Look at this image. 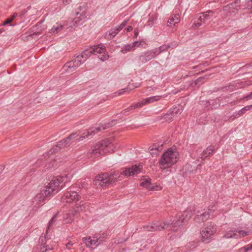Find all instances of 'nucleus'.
I'll use <instances>...</instances> for the list:
<instances>
[{
	"label": "nucleus",
	"mask_w": 252,
	"mask_h": 252,
	"mask_svg": "<svg viewBox=\"0 0 252 252\" xmlns=\"http://www.w3.org/2000/svg\"><path fill=\"white\" fill-rule=\"evenodd\" d=\"M141 172V169L139 165L136 164L126 168L121 174L118 171H114L113 173H103L97 175L94 180V184L97 187H106L114 184L116 182L121 180V176L126 177L133 176Z\"/></svg>",
	"instance_id": "obj_1"
},
{
	"label": "nucleus",
	"mask_w": 252,
	"mask_h": 252,
	"mask_svg": "<svg viewBox=\"0 0 252 252\" xmlns=\"http://www.w3.org/2000/svg\"><path fill=\"white\" fill-rule=\"evenodd\" d=\"M185 220L186 219L185 218H180V219H179V215H178V219L172 223L167 221L163 222L156 221L150 225L144 226L143 228L148 231H161L167 229L170 224H172L173 230H174L175 228L182 225V224L185 222Z\"/></svg>",
	"instance_id": "obj_2"
},
{
	"label": "nucleus",
	"mask_w": 252,
	"mask_h": 252,
	"mask_svg": "<svg viewBox=\"0 0 252 252\" xmlns=\"http://www.w3.org/2000/svg\"><path fill=\"white\" fill-rule=\"evenodd\" d=\"M178 158V152L170 148L163 154L159 159V167L161 169L169 168L177 162Z\"/></svg>",
	"instance_id": "obj_3"
},
{
	"label": "nucleus",
	"mask_w": 252,
	"mask_h": 252,
	"mask_svg": "<svg viewBox=\"0 0 252 252\" xmlns=\"http://www.w3.org/2000/svg\"><path fill=\"white\" fill-rule=\"evenodd\" d=\"M111 142L108 139L102 140L93 146L88 153V155L94 158L107 153L112 149Z\"/></svg>",
	"instance_id": "obj_4"
},
{
	"label": "nucleus",
	"mask_w": 252,
	"mask_h": 252,
	"mask_svg": "<svg viewBox=\"0 0 252 252\" xmlns=\"http://www.w3.org/2000/svg\"><path fill=\"white\" fill-rule=\"evenodd\" d=\"M66 177V176L65 177L57 176L56 179L49 183L42 191L44 193L45 196L49 197L58 192L64 186L63 182Z\"/></svg>",
	"instance_id": "obj_5"
},
{
	"label": "nucleus",
	"mask_w": 252,
	"mask_h": 252,
	"mask_svg": "<svg viewBox=\"0 0 252 252\" xmlns=\"http://www.w3.org/2000/svg\"><path fill=\"white\" fill-rule=\"evenodd\" d=\"M216 227L211 223L204 227L200 231L201 241L205 243H208L212 240V236L216 233Z\"/></svg>",
	"instance_id": "obj_6"
},
{
	"label": "nucleus",
	"mask_w": 252,
	"mask_h": 252,
	"mask_svg": "<svg viewBox=\"0 0 252 252\" xmlns=\"http://www.w3.org/2000/svg\"><path fill=\"white\" fill-rule=\"evenodd\" d=\"M106 50L103 46L98 45L94 47H91L85 49L80 55L82 58L86 61L92 54L97 55L104 53Z\"/></svg>",
	"instance_id": "obj_7"
},
{
	"label": "nucleus",
	"mask_w": 252,
	"mask_h": 252,
	"mask_svg": "<svg viewBox=\"0 0 252 252\" xmlns=\"http://www.w3.org/2000/svg\"><path fill=\"white\" fill-rule=\"evenodd\" d=\"M114 121H112L111 123H109L108 124H105L104 126L102 125L101 126H98L97 127H92L89 128L87 131H85L83 133V135L80 136L77 140L78 141H82L84 138L88 137L89 136L91 135L92 134H95L100 131L101 127H102L103 130L107 129V128L113 126Z\"/></svg>",
	"instance_id": "obj_8"
},
{
	"label": "nucleus",
	"mask_w": 252,
	"mask_h": 252,
	"mask_svg": "<svg viewBox=\"0 0 252 252\" xmlns=\"http://www.w3.org/2000/svg\"><path fill=\"white\" fill-rule=\"evenodd\" d=\"M79 200L78 193L74 191L65 192L61 198V201L65 203H76Z\"/></svg>",
	"instance_id": "obj_9"
},
{
	"label": "nucleus",
	"mask_w": 252,
	"mask_h": 252,
	"mask_svg": "<svg viewBox=\"0 0 252 252\" xmlns=\"http://www.w3.org/2000/svg\"><path fill=\"white\" fill-rule=\"evenodd\" d=\"M181 113L180 108L175 107L170 109L166 114L159 117L160 120H163L165 122H170L173 119Z\"/></svg>",
	"instance_id": "obj_10"
},
{
	"label": "nucleus",
	"mask_w": 252,
	"mask_h": 252,
	"mask_svg": "<svg viewBox=\"0 0 252 252\" xmlns=\"http://www.w3.org/2000/svg\"><path fill=\"white\" fill-rule=\"evenodd\" d=\"M86 13L83 7L79 6L76 12V17L73 19L72 23L73 25L77 26L82 24L86 19Z\"/></svg>",
	"instance_id": "obj_11"
},
{
	"label": "nucleus",
	"mask_w": 252,
	"mask_h": 252,
	"mask_svg": "<svg viewBox=\"0 0 252 252\" xmlns=\"http://www.w3.org/2000/svg\"><path fill=\"white\" fill-rule=\"evenodd\" d=\"M83 243L85 244L87 248H90L91 249H94L97 245L101 244L102 240L100 239V238H98L96 237H86L82 238Z\"/></svg>",
	"instance_id": "obj_12"
},
{
	"label": "nucleus",
	"mask_w": 252,
	"mask_h": 252,
	"mask_svg": "<svg viewBox=\"0 0 252 252\" xmlns=\"http://www.w3.org/2000/svg\"><path fill=\"white\" fill-rule=\"evenodd\" d=\"M157 55L154 49L148 51L142 54L138 58L139 63H145L150 61Z\"/></svg>",
	"instance_id": "obj_13"
},
{
	"label": "nucleus",
	"mask_w": 252,
	"mask_h": 252,
	"mask_svg": "<svg viewBox=\"0 0 252 252\" xmlns=\"http://www.w3.org/2000/svg\"><path fill=\"white\" fill-rule=\"evenodd\" d=\"M209 217L210 212L208 211H205L203 213L197 212V214L195 215L194 220L197 222L201 223L207 220Z\"/></svg>",
	"instance_id": "obj_14"
},
{
	"label": "nucleus",
	"mask_w": 252,
	"mask_h": 252,
	"mask_svg": "<svg viewBox=\"0 0 252 252\" xmlns=\"http://www.w3.org/2000/svg\"><path fill=\"white\" fill-rule=\"evenodd\" d=\"M77 67L72 60L66 62L63 67V71L65 72L70 73L75 71Z\"/></svg>",
	"instance_id": "obj_15"
},
{
	"label": "nucleus",
	"mask_w": 252,
	"mask_h": 252,
	"mask_svg": "<svg viewBox=\"0 0 252 252\" xmlns=\"http://www.w3.org/2000/svg\"><path fill=\"white\" fill-rule=\"evenodd\" d=\"M140 186L143 187L150 190H157L156 188L158 187L155 186L152 184L151 179L149 178L143 179V181L140 183Z\"/></svg>",
	"instance_id": "obj_16"
},
{
	"label": "nucleus",
	"mask_w": 252,
	"mask_h": 252,
	"mask_svg": "<svg viewBox=\"0 0 252 252\" xmlns=\"http://www.w3.org/2000/svg\"><path fill=\"white\" fill-rule=\"evenodd\" d=\"M237 3H238V0H236L234 2L229 3L223 7V11H225L227 13V15H228V13L234 12V11L233 10V9H238L239 7H237Z\"/></svg>",
	"instance_id": "obj_17"
},
{
	"label": "nucleus",
	"mask_w": 252,
	"mask_h": 252,
	"mask_svg": "<svg viewBox=\"0 0 252 252\" xmlns=\"http://www.w3.org/2000/svg\"><path fill=\"white\" fill-rule=\"evenodd\" d=\"M161 97V96L159 95L153 96L148 98H146L145 99H144L142 101L139 102L138 103H140L141 107L146 104L152 103L156 101H158L159 99H160Z\"/></svg>",
	"instance_id": "obj_18"
},
{
	"label": "nucleus",
	"mask_w": 252,
	"mask_h": 252,
	"mask_svg": "<svg viewBox=\"0 0 252 252\" xmlns=\"http://www.w3.org/2000/svg\"><path fill=\"white\" fill-rule=\"evenodd\" d=\"M214 151V147L209 146L206 150H204L200 154V158L204 160L207 157L213 154Z\"/></svg>",
	"instance_id": "obj_19"
},
{
	"label": "nucleus",
	"mask_w": 252,
	"mask_h": 252,
	"mask_svg": "<svg viewBox=\"0 0 252 252\" xmlns=\"http://www.w3.org/2000/svg\"><path fill=\"white\" fill-rule=\"evenodd\" d=\"M119 32V31H118L116 27L111 29L108 32L106 33L105 37L108 39H111L114 37Z\"/></svg>",
	"instance_id": "obj_20"
},
{
	"label": "nucleus",
	"mask_w": 252,
	"mask_h": 252,
	"mask_svg": "<svg viewBox=\"0 0 252 252\" xmlns=\"http://www.w3.org/2000/svg\"><path fill=\"white\" fill-rule=\"evenodd\" d=\"M192 215H193V213L191 211V210H186L183 213H181L180 214H179V219H180V218H185L186 219L185 222H186L192 217Z\"/></svg>",
	"instance_id": "obj_21"
},
{
	"label": "nucleus",
	"mask_w": 252,
	"mask_h": 252,
	"mask_svg": "<svg viewBox=\"0 0 252 252\" xmlns=\"http://www.w3.org/2000/svg\"><path fill=\"white\" fill-rule=\"evenodd\" d=\"M170 47V45L169 44L167 45H162L159 47L158 48L154 49L157 55H159L162 52L167 51Z\"/></svg>",
	"instance_id": "obj_22"
},
{
	"label": "nucleus",
	"mask_w": 252,
	"mask_h": 252,
	"mask_svg": "<svg viewBox=\"0 0 252 252\" xmlns=\"http://www.w3.org/2000/svg\"><path fill=\"white\" fill-rule=\"evenodd\" d=\"M72 61H73V63L78 68L79 66H80L81 64L84 63L86 61L84 60L83 58H82V57H81V56L79 55L76 56L74 59L72 60Z\"/></svg>",
	"instance_id": "obj_23"
},
{
	"label": "nucleus",
	"mask_w": 252,
	"mask_h": 252,
	"mask_svg": "<svg viewBox=\"0 0 252 252\" xmlns=\"http://www.w3.org/2000/svg\"><path fill=\"white\" fill-rule=\"evenodd\" d=\"M223 238L226 239L229 238H235L236 239L237 235H236V229L233 231L230 230L226 232L225 235L223 236Z\"/></svg>",
	"instance_id": "obj_24"
},
{
	"label": "nucleus",
	"mask_w": 252,
	"mask_h": 252,
	"mask_svg": "<svg viewBox=\"0 0 252 252\" xmlns=\"http://www.w3.org/2000/svg\"><path fill=\"white\" fill-rule=\"evenodd\" d=\"M59 214V212H57L52 217V218L50 220L49 222L48 225V229H49L50 227H52L53 225L56 224V222L57 220L58 215Z\"/></svg>",
	"instance_id": "obj_25"
},
{
	"label": "nucleus",
	"mask_w": 252,
	"mask_h": 252,
	"mask_svg": "<svg viewBox=\"0 0 252 252\" xmlns=\"http://www.w3.org/2000/svg\"><path fill=\"white\" fill-rule=\"evenodd\" d=\"M250 234L249 231H246L245 230L236 229V239L244 237Z\"/></svg>",
	"instance_id": "obj_26"
},
{
	"label": "nucleus",
	"mask_w": 252,
	"mask_h": 252,
	"mask_svg": "<svg viewBox=\"0 0 252 252\" xmlns=\"http://www.w3.org/2000/svg\"><path fill=\"white\" fill-rule=\"evenodd\" d=\"M69 142L70 141H69L67 138L66 137L59 141L57 146L59 147L60 148L66 147L69 145Z\"/></svg>",
	"instance_id": "obj_27"
},
{
	"label": "nucleus",
	"mask_w": 252,
	"mask_h": 252,
	"mask_svg": "<svg viewBox=\"0 0 252 252\" xmlns=\"http://www.w3.org/2000/svg\"><path fill=\"white\" fill-rule=\"evenodd\" d=\"M135 49L134 48H133V45H132L131 44H127L122 48V52L125 54L127 52L133 51Z\"/></svg>",
	"instance_id": "obj_28"
},
{
	"label": "nucleus",
	"mask_w": 252,
	"mask_h": 252,
	"mask_svg": "<svg viewBox=\"0 0 252 252\" xmlns=\"http://www.w3.org/2000/svg\"><path fill=\"white\" fill-rule=\"evenodd\" d=\"M44 193L42 191L40 193L37 194L34 197V199L35 201L42 202L43 201L45 197Z\"/></svg>",
	"instance_id": "obj_29"
},
{
	"label": "nucleus",
	"mask_w": 252,
	"mask_h": 252,
	"mask_svg": "<svg viewBox=\"0 0 252 252\" xmlns=\"http://www.w3.org/2000/svg\"><path fill=\"white\" fill-rule=\"evenodd\" d=\"M63 29V26L62 25H57L53 27L51 29V32L53 33H57L59 32Z\"/></svg>",
	"instance_id": "obj_30"
},
{
	"label": "nucleus",
	"mask_w": 252,
	"mask_h": 252,
	"mask_svg": "<svg viewBox=\"0 0 252 252\" xmlns=\"http://www.w3.org/2000/svg\"><path fill=\"white\" fill-rule=\"evenodd\" d=\"M140 105H141L140 103H139L138 102L136 104L131 105L130 107L125 109L123 111V113H124V114H126V112L129 111L130 110H131L132 109H134L137 108L138 107H140Z\"/></svg>",
	"instance_id": "obj_31"
},
{
	"label": "nucleus",
	"mask_w": 252,
	"mask_h": 252,
	"mask_svg": "<svg viewBox=\"0 0 252 252\" xmlns=\"http://www.w3.org/2000/svg\"><path fill=\"white\" fill-rule=\"evenodd\" d=\"M73 217L72 216V215L71 214V213H67L66 214L64 217H63V219L64 220H66V222L65 223H70L71 222V221H72L73 220Z\"/></svg>",
	"instance_id": "obj_32"
},
{
	"label": "nucleus",
	"mask_w": 252,
	"mask_h": 252,
	"mask_svg": "<svg viewBox=\"0 0 252 252\" xmlns=\"http://www.w3.org/2000/svg\"><path fill=\"white\" fill-rule=\"evenodd\" d=\"M208 103L211 106L210 107L211 109H215L220 106V104L217 100H210Z\"/></svg>",
	"instance_id": "obj_33"
},
{
	"label": "nucleus",
	"mask_w": 252,
	"mask_h": 252,
	"mask_svg": "<svg viewBox=\"0 0 252 252\" xmlns=\"http://www.w3.org/2000/svg\"><path fill=\"white\" fill-rule=\"evenodd\" d=\"M162 144H161L160 145H159V144L157 145V144H155L149 148H151L152 150H154V151L157 150V151L158 152H159V151L162 150Z\"/></svg>",
	"instance_id": "obj_34"
},
{
	"label": "nucleus",
	"mask_w": 252,
	"mask_h": 252,
	"mask_svg": "<svg viewBox=\"0 0 252 252\" xmlns=\"http://www.w3.org/2000/svg\"><path fill=\"white\" fill-rule=\"evenodd\" d=\"M245 113L244 112V109H243V108H242L238 112H235L231 117H234L233 119V120H234L235 118H237L240 116H242Z\"/></svg>",
	"instance_id": "obj_35"
},
{
	"label": "nucleus",
	"mask_w": 252,
	"mask_h": 252,
	"mask_svg": "<svg viewBox=\"0 0 252 252\" xmlns=\"http://www.w3.org/2000/svg\"><path fill=\"white\" fill-rule=\"evenodd\" d=\"M175 20V23H173V25L174 26H176V24H178L180 21V16L178 14H173L171 16Z\"/></svg>",
	"instance_id": "obj_36"
},
{
	"label": "nucleus",
	"mask_w": 252,
	"mask_h": 252,
	"mask_svg": "<svg viewBox=\"0 0 252 252\" xmlns=\"http://www.w3.org/2000/svg\"><path fill=\"white\" fill-rule=\"evenodd\" d=\"M210 13H212V11H208L205 13H202V17L203 19V22H205L206 20H208L211 17V16L209 14Z\"/></svg>",
	"instance_id": "obj_37"
},
{
	"label": "nucleus",
	"mask_w": 252,
	"mask_h": 252,
	"mask_svg": "<svg viewBox=\"0 0 252 252\" xmlns=\"http://www.w3.org/2000/svg\"><path fill=\"white\" fill-rule=\"evenodd\" d=\"M249 245L244 246L238 250V252H247L250 250Z\"/></svg>",
	"instance_id": "obj_38"
},
{
	"label": "nucleus",
	"mask_w": 252,
	"mask_h": 252,
	"mask_svg": "<svg viewBox=\"0 0 252 252\" xmlns=\"http://www.w3.org/2000/svg\"><path fill=\"white\" fill-rule=\"evenodd\" d=\"M175 21L174 19V18L170 16L167 21V26L168 27H171L172 25H173V23H175Z\"/></svg>",
	"instance_id": "obj_39"
},
{
	"label": "nucleus",
	"mask_w": 252,
	"mask_h": 252,
	"mask_svg": "<svg viewBox=\"0 0 252 252\" xmlns=\"http://www.w3.org/2000/svg\"><path fill=\"white\" fill-rule=\"evenodd\" d=\"M203 17H202V14L198 18V20H199L200 21V22H198L197 23H194L193 25H194V26L195 27H199V26H200L201 25V23L203 22Z\"/></svg>",
	"instance_id": "obj_40"
},
{
	"label": "nucleus",
	"mask_w": 252,
	"mask_h": 252,
	"mask_svg": "<svg viewBox=\"0 0 252 252\" xmlns=\"http://www.w3.org/2000/svg\"><path fill=\"white\" fill-rule=\"evenodd\" d=\"M127 22V21H124L122 24H121L119 26L116 27L118 30V31H121L124 28V27L126 24Z\"/></svg>",
	"instance_id": "obj_41"
},
{
	"label": "nucleus",
	"mask_w": 252,
	"mask_h": 252,
	"mask_svg": "<svg viewBox=\"0 0 252 252\" xmlns=\"http://www.w3.org/2000/svg\"><path fill=\"white\" fill-rule=\"evenodd\" d=\"M127 22V21H124L122 24H121L119 26L116 27L118 30V31H121L124 28V27L126 24Z\"/></svg>",
	"instance_id": "obj_42"
},
{
	"label": "nucleus",
	"mask_w": 252,
	"mask_h": 252,
	"mask_svg": "<svg viewBox=\"0 0 252 252\" xmlns=\"http://www.w3.org/2000/svg\"><path fill=\"white\" fill-rule=\"evenodd\" d=\"M127 22V21H124L122 24H121L119 26L116 27L118 30V31H121L124 28V27L126 24Z\"/></svg>",
	"instance_id": "obj_43"
},
{
	"label": "nucleus",
	"mask_w": 252,
	"mask_h": 252,
	"mask_svg": "<svg viewBox=\"0 0 252 252\" xmlns=\"http://www.w3.org/2000/svg\"><path fill=\"white\" fill-rule=\"evenodd\" d=\"M79 209L76 208V207H75L73 209L71 210L69 213H71V214L72 215V216L73 217H74V216H76L77 215V214L79 213Z\"/></svg>",
	"instance_id": "obj_44"
},
{
	"label": "nucleus",
	"mask_w": 252,
	"mask_h": 252,
	"mask_svg": "<svg viewBox=\"0 0 252 252\" xmlns=\"http://www.w3.org/2000/svg\"><path fill=\"white\" fill-rule=\"evenodd\" d=\"M205 77H200L197 78L196 81V84H198V85H200L204 83L203 80L204 79Z\"/></svg>",
	"instance_id": "obj_45"
},
{
	"label": "nucleus",
	"mask_w": 252,
	"mask_h": 252,
	"mask_svg": "<svg viewBox=\"0 0 252 252\" xmlns=\"http://www.w3.org/2000/svg\"><path fill=\"white\" fill-rule=\"evenodd\" d=\"M216 209V206L215 204H212V205H210L209 207H208V210L207 211H208L210 212V213L211 212H213L215 209Z\"/></svg>",
	"instance_id": "obj_46"
},
{
	"label": "nucleus",
	"mask_w": 252,
	"mask_h": 252,
	"mask_svg": "<svg viewBox=\"0 0 252 252\" xmlns=\"http://www.w3.org/2000/svg\"><path fill=\"white\" fill-rule=\"evenodd\" d=\"M75 207H76V208L79 209V211L82 210H83V209L84 208L83 204L82 203V202H80L79 203H76Z\"/></svg>",
	"instance_id": "obj_47"
},
{
	"label": "nucleus",
	"mask_w": 252,
	"mask_h": 252,
	"mask_svg": "<svg viewBox=\"0 0 252 252\" xmlns=\"http://www.w3.org/2000/svg\"><path fill=\"white\" fill-rule=\"evenodd\" d=\"M246 4L247 8H248L249 9H252V0H247Z\"/></svg>",
	"instance_id": "obj_48"
},
{
	"label": "nucleus",
	"mask_w": 252,
	"mask_h": 252,
	"mask_svg": "<svg viewBox=\"0 0 252 252\" xmlns=\"http://www.w3.org/2000/svg\"><path fill=\"white\" fill-rule=\"evenodd\" d=\"M149 150L150 151V154L152 155L153 157H154V156L156 157L158 153V152L157 151V150L154 151V150H152L151 148H149Z\"/></svg>",
	"instance_id": "obj_49"
},
{
	"label": "nucleus",
	"mask_w": 252,
	"mask_h": 252,
	"mask_svg": "<svg viewBox=\"0 0 252 252\" xmlns=\"http://www.w3.org/2000/svg\"><path fill=\"white\" fill-rule=\"evenodd\" d=\"M157 19V16L155 18H150L148 21V25L150 26H152L153 24V23L155 20Z\"/></svg>",
	"instance_id": "obj_50"
},
{
	"label": "nucleus",
	"mask_w": 252,
	"mask_h": 252,
	"mask_svg": "<svg viewBox=\"0 0 252 252\" xmlns=\"http://www.w3.org/2000/svg\"><path fill=\"white\" fill-rule=\"evenodd\" d=\"M129 91V89L128 88H126L123 89L119 90L118 92V94L121 95L123 94L125 92H127Z\"/></svg>",
	"instance_id": "obj_51"
},
{
	"label": "nucleus",
	"mask_w": 252,
	"mask_h": 252,
	"mask_svg": "<svg viewBox=\"0 0 252 252\" xmlns=\"http://www.w3.org/2000/svg\"><path fill=\"white\" fill-rule=\"evenodd\" d=\"M98 58L102 61H104L105 60H106L108 59V56L107 55H102L101 56H98Z\"/></svg>",
	"instance_id": "obj_52"
},
{
	"label": "nucleus",
	"mask_w": 252,
	"mask_h": 252,
	"mask_svg": "<svg viewBox=\"0 0 252 252\" xmlns=\"http://www.w3.org/2000/svg\"><path fill=\"white\" fill-rule=\"evenodd\" d=\"M76 136V133H72L70 134L67 137V139L69 140V141H71V140L74 139L75 138Z\"/></svg>",
	"instance_id": "obj_53"
},
{
	"label": "nucleus",
	"mask_w": 252,
	"mask_h": 252,
	"mask_svg": "<svg viewBox=\"0 0 252 252\" xmlns=\"http://www.w3.org/2000/svg\"><path fill=\"white\" fill-rule=\"evenodd\" d=\"M12 21L10 18L6 19L3 23L2 25L5 26L8 24H10Z\"/></svg>",
	"instance_id": "obj_54"
},
{
	"label": "nucleus",
	"mask_w": 252,
	"mask_h": 252,
	"mask_svg": "<svg viewBox=\"0 0 252 252\" xmlns=\"http://www.w3.org/2000/svg\"><path fill=\"white\" fill-rule=\"evenodd\" d=\"M252 67V62L251 63H248V64L243 66L241 68V69L242 70H243V69H244L245 68H248V67Z\"/></svg>",
	"instance_id": "obj_55"
},
{
	"label": "nucleus",
	"mask_w": 252,
	"mask_h": 252,
	"mask_svg": "<svg viewBox=\"0 0 252 252\" xmlns=\"http://www.w3.org/2000/svg\"><path fill=\"white\" fill-rule=\"evenodd\" d=\"M52 248L46 247L45 250H42L41 252H52Z\"/></svg>",
	"instance_id": "obj_56"
},
{
	"label": "nucleus",
	"mask_w": 252,
	"mask_h": 252,
	"mask_svg": "<svg viewBox=\"0 0 252 252\" xmlns=\"http://www.w3.org/2000/svg\"><path fill=\"white\" fill-rule=\"evenodd\" d=\"M251 107H252V105L245 106L242 108L244 109V112L246 113V112L249 110Z\"/></svg>",
	"instance_id": "obj_57"
},
{
	"label": "nucleus",
	"mask_w": 252,
	"mask_h": 252,
	"mask_svg": "<svg viewBox=\"0 0 252 252\" xmlns=\"http://www.w3.org/2000/svg\"><path fill=\"white\" fill-rule=\"evenodd\" d=\"M131 45H133V48H135V47H138L140 45V43L138 41H134Z\"/></svg>",
	"instance_id": "obj_58"
},
{
	"label": "nucleus",
	"mask_w": 252,
	"mask_h": 252,
	"mask_svg": "<svg viewBox=\"0 0 252 252\" xmlns=\"http://www.w3.org/2000/svg\"><path fill=\"white\" fill-rule=\"evenodd\" d=\"M244 98H247V99H252V92L250 94H247L246 95Z\"/></svg>",
	"instance_id": "obj_59"
},
{
	"label": "nucleus",
	"mask_w": 252,
	"mask_h": 252,
	"mask_svg": "<svg viewBox=\"0 0 252 252\" xmlns=\"http://www.w3.org/2000/svg\"><path fill=\"white\" fill-rule=\"evenodd\" d=\"M198 84H196V81H191L190 82V85L191 87H194L195 86H196V85H197Z\"/></svg>",
	"instance_id": "obj_60"
},
{
	"label": "nucleus",
	"mask_w": 252,
	"mask_h": 252,
	"mask_svg": "<svg viewBox=\"0 0 252 252\" xmlns=\"http://www.w3.org/2000/svg\"><path fill=\"white\" fill-rule=\"evenodd\" d=\"M17 16H18V14L15 12V13H14L13 14V15L10 18L13 21Z\"/></svg>",
	"instance_id": "obj_61"
},
{
	"label": "nucleus",
	"mask_w": 252,
	"mask_h": 252,
	"mask_svg": "<svg viewBox=\"0 0 252 252\" xmlns=\"http://www.w3.org/2000/svg\"><path fill=\"white\" fill-rule=\"evenodd\" d=\"M138 34V31L137 29L134 30V37L136 38Z\"/></svg>",
	"instance_id": "obj_62"
},
{
	"label": "nucleus",
	"mask_w": 252,
	"mask_h": 252,
	"mask_svg": "<svg viewBox=\"0 0 252 252\" xmlns=\"http://www.w3.org/2000/svg\"><path fill=\"white\" fill-rule=\"evenodd\" d=\"M71 1V0H63V3L64 4H69Z\"/></svg>",
	"instance_id": "obj_63"
},
{
	"label": "nucleus",
	"mask_w": 252,
	"mask_h": 252,
	"mask_svg": "<svg viewBox=\"0 0 252 252\" xmlns=\"http://www.w3.org/2000/svg\"><path fill=\"white\" fill-rule=\"evenodd\" d=\"M73 245V243L71 242H69L66 245V247L69 249V246Z\"/></svg>",
	"instance_id": "obj_64"
}]
</instances>
